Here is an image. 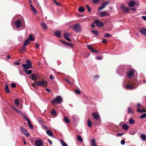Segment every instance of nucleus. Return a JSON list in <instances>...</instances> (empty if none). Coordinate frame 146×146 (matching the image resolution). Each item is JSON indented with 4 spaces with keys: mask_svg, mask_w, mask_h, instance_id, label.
Masks as SVG:
<instances>
[{
    "mask_svg": "<svg viewBox=\"0 0 146 146\" xmlns=\"http://www.w3.org/2000/svg\"><path fill=\"white\" fill-rule=\"evenodd\" d=\"M124 11L125 12H128L129 11L130 9L128 8H125L124 9Z\"/></svg>",
    "mask_w": 146,
    "mask_h": 146,
    "instance_id": "obj_54",
    "label": "nucleus"
},
{
    "mask_svg": "<svg viewBox=\"0 0 146 146\" xmlns=\"http://www.w3.org/2000/svg\"><path fill=\"white\" fill-rule=\"evenodd\" d=\"M69 34H68L66 33H64V36L65 38H66L68 37V36L69 35Z\"/></svg>",
    "mask_w": 146,
    "mask_h": 146,
    "instance_id": "obj_48",
    "label": "nucleus"
},
{
    "mask_svg": "<svg viewBox=\"0 0 146 146\" xmlns=\"http://www.w3.org/2000/svg\"><path fill=\"white\" fill-rule=\"evenodd\" d=\"M135 3L134 1L133 0L131 1L128 4V6L131 7H133L134 6Z\"/></svg>",
    "mask_w": 146,
    "mask_h": 146,
    "instance_id": "obj_17",
    "label": "nucleus"
},
{
    "mask_svg": "<svg viewBox=\"0 0 146 146\" xmlns=\"http://www.w3.org/2000/svg\"><path fill=\"white\" fill-rule=\"evenodd\" d=\"M129 122L130 124H133L134 123L135 121L132 118H130L129 120Z\"/></svg>",
    "mask_w": 146,
    "mask_h": 146,
    "instance_id": "obj_29",
    "label": "nucleus"
},
{
    "mask_svg": "<svg viewBox=\"0 0 146 146\" xmlns=\"http://www.w3.org/2000/svg\"><path fill=\"white\" fill-rule=\"evenodd\" d=\"M28 124L29 127L31 129H32L33 128V125L31 124L30 121H29L28 122Z\"/></svg>",
    "mask_w": 146,
    "mask_h": 146,
    "instance_id": "obj_32",
    "label": "nucleus"
},
{
    "mask_svg": "<svg viewBox=\"0 0 146 146\" xmlns=\"http://www.w3.org/2000/svg\"><path fill=\"white\" fill-rule=\"evenodd\" d=\"M75 93L77 94H80L79 90H75Z\"/></svg>",
    "mask_w": 146,
    "mask_h": 146,
    "instance_id": "obj_56",
    "label": "nucleus"
},
{
    "mask_svg": "<svg viewBox=\"0 0 146 146\" xmlns=\"http://www.w3.org/2000/svg\"><path fill=\"white\" fill-rule=\"evenodd\" d=\"M47 82L46 81H42L38 82L36 84V86H43L47 85Z\"/></svg>",
    "mask_w": 146,
    "mask_h": 146,
    "instance_id": "obj_8",
    "label": "nucleus"
},
{
    "mask_svg": "<svg viewBox=\"0 0 146 146\" xmlns=\"http://www.w3.org/2000/svg\"><path fill=\"white\" fill-rule=\"evenodd\" d=\"M73 29L76 32L80 33L81 31V26L78 24H75L73 26Z\"/></svg>",
    "mask_w": 146,
    "mask_h": 146,
    "instance_id": "obj_3",
    "label": "nucleus"
},
{
    "mask_svg": "<svg viewBox=\"0 0 146 146\" xmlns=\"http://www.w3.org/2000/svg\"><path fill=\"white\" fill-rule=\"evenodd\" d=\"M26 64L28 65L31 68H33L32 64L31 61L28 60H26Z\"/></svg>",
    "mask_w": 146,
    "mask_h": 146,
    "instance_id": "obj_19",
    "label": "nucleus"
},
{
    "mask_svg": "<svg viewBox=\"0 0 146 146\" xmlns=\"http://www.w3.org/2000/svg\"><path fill=\"white\" fill-rule=\"evenodd\" d=\"M138 86L137 81L136 80L131 81L130 84L127 85L125 88L127 89H133L137 88Z\"/></svg>",
    "mask_w": 146,
    "mask_h": 146,
    "instance_id": "obj_1",
    "label": "nucleus"
},
{
    "mask_svg": "<svg viewBox=\"0 0 146 146\" xmlns=\"http://www.w3.org/2000/svg\"><path fill=\"white\" fill-rule=\"evenodd\" d=\"M121 7L122 9H124L125 8V7L123 4H122L121 5Z\"/></svg>",
    "mask_w": 146,
    "mask_h": 146,
    "instance_id": "obj_57",
    "label": "nucleus"
},
{
    "mask_svg": "<svg viewBox=\"0 0 146 146\" xmlns=\"http://www.w3.org/2000/svg\"><path fill=\"white\" fill-rule=\"evenodd\" d=\"M47 134L50 136H52L53 135L52 132L50 130H48L46 131Z\"/></svg>",
    "mask_w": 146,
    "mask_h": 146,
    "instance_id": "obj_21",
    "label": "nucleus"
},
{
    "mask_svg": "<svg viewBox=\"0 0 146 146\" xmlns=\"http://www.w3.org/2000/svg\"><path fill=\"white\" fill-rule=\"evenodd\" d=\"M11 86L12 88H15L16 87V85L14 83H12L11 84Z\"/></svg>",
    "mask_w": 146,
    "mask_h": 146,
    "instance_id": "obj_51",
    "label": "nucleus"
},
{
    "mask_svg": "<svg viewBox=\"0 0 146 146\" xmlns=\"http://www.w3.org/2000/svg\"><path fill=\"white\" fill-rule=\"evenodd\" d=\"M60 142L62 146H68L67 144L63 140H61Z\"/></svg>",
    "mask_w": 146,
    "mask_h": 146,
    "instance_id": "obj_30",
    "label": "nucleus"
},
{
    "mask_svg": "<svg viewBox=\"0 0 146 146\" xmlns=\"http://www.w3.org/2000/svg\"><path fill=\"white\" fill-rule=\"evenodd\" d=\"M109 3V1H107L103 3L102 5L99 8L98 10L101 11L105 8L106 5Z\"/></svg>",
    "mask_w": 146,
    "mask_h": 146,
    "instance_id": "obj_7",
    "label": "nucleus"
},
{
    "mask_svg": "<svg viewBox=\"0 0 146 146\" xmlns=\"http://www.w3.org/2000/svg\"><path fill=\"white\" fill-rule=\"evenodd\" d=\"M18 39L19 41L21 42L23 40V37L21 36H19L18 37Z\"/></svg>",
    "mask_w": 146,
    "mask_h": 146,
    "instance_id": "obj_47",
    "label": "nucleus"
},
{
    "mask_svg": "<svg viewBox=\"0 0 146 146\" xmlns=\"http://www.w3.org/2000/svg\"><path fill=\"white\" fill-rule=\"evenodd\" d=\"M104 36L105 37L109 38L110 37L111 35L109 33H106L104 35Z\"/></svg>",
    "mask_w": 146,
    "mask_h": 146,
    "instance_id": "obj_44",
    "label": "nucleus"
},
{
    "mask_svg": "<svg viewBox=\"0 0 146 146\" xmlns=\"http://www.w3.org/2000/svg\"><path fill=\"white\" fill-rule=\"evenodd\" d=\"M29 39L31 41H33L34 40V38L33 37V35L31 34L29 35Z\"/></svg>",
    "mask_w": 146,
    "mask_h": 146,
    "instance_id": "obj_31",
    "label": "nucleus"
},
{
    "mask_svg": "<svg viewBox=\"0 0 146 146\" xmlns=\"http://www.w3.org/2000/svg\"><path fill=\"white\" fill-rule=\"evenodd\" d=\"M92 115L96 119H98L100 117V116L99 114L95 113H92Z\"/></svg>",
    "mask_w": 146,
    "mask_h": 146,
    "instance_id": "obj_15",
    "label": "nucleus"
},
{
    "mask_svg": "<svg viewBox=\"0 0 146 146\" xmlns=\"http://www.w3.org/2000/svg\"><path fill=\"white\" fill-rule=\"evenodd\" d=\"M91 144L93 146H96V141L95 139H94L91 141Z\"/></svg>",
    "mask_w": 146,
    "mask_h": 146,
    "instance_id": "obj_41",
    "label": "nucleus"
},
{
    "mask_svg": "<svg viewBox=\"0 0 146 146\" xmlns=\"http://www.w3.org/2000/svg\"><path fill=\"white\" fill-rule=\"evenodd\" d=\"M54 35L55 36L58 38H60L61 37L60 33L59 31H55L54 32Z\"/></svg>",
    "mask_w": 146,
    "mask_h": 146,
    "instance_id": "obj_14",
    "label": "nucleus"
},
{
    "mask_svg": "<svg viewBox=\"0 0 146 146\" xmlns=\"http://www.w3.org/2000/svg\"><path fill=\"white\" fill-rule=\"evenodd\" d=\"M137 111L138 112L142 113L143 112H146V110L144 109L142 110L138 108L137 109Z\"/></svg>",
    "mask_w": 146,
    "mask_h": 146,
    "instance_id": "obj_24",
    "label": "nucleus"
},
{
    "mask_svg": "<svg viewBox=\"0 0 146 146\" xmlns=\"http://www.w3.org/2000/svg\"><path fill=\"white\" fill-rule=\"evenodd\" d=\"M64 121L66 123H68L70 122V120L69 119L68 117L66 116L64 117Z\"/></svg>",
    "mask_w": 146,
    "mask_h": 146,
    "instance_id": "obj_26",
    "label": "nucleus"
},
{
    "mask_svg": "<svg viewBox=\"0 0 146 146\" xmlns=\"http://www.w3.org/2000/svg\"><path fill=\"white\" fill-rule=\"evenodd\" d=\"M5 90L7 93L9 94L10 93V91L8 88V86L7 84H6L5 85Z\"/></svg>",
    "mask_w": 146,
    "mask_h": 146,
    "instance_id": "obj_22",
    "label": "nucleus"
},
{
    "mask_svg": "<svg viewBox=\"0 0 146 146\" xmlns=\"http://www.w3.org/2000/svg\"><path fill=\"white\" fill-rule=\"evenodd\" d=\"M140 32L142 35H146V29L145 28L142 29L140 30Z\"/></svg>",
    "mask_w": 146,
    "mask_h": 146,
    "instance_id": "obj_16",
    "label": "nucleus"
},
{
    "mask_svg": "<svg viewBox=\"0 0 146 146\" xmlns=\"http://www.w3.org/2000/svg\"><path fill=\"white\" fill-rule=\"evenodd\" d=\"M26 46H24V45H23V46L22 49L20 50V51L21 52H22L23 51H25L26 49Z\"/></svg>",
    "mask_w": 146,
    "mask_h": 146,
    "instance_id": "obj_40",
    "label": "nucleus"
},
{
    "mask_svg": "<svg viewBox=\"0 0 146 146\" xmlns=\"http://www.w3.org/2000/svg\"><path fill=\"white\" fill-rule=\"evenodd\" d=\"M64 44L67 46H69L71 47H72L73 46V44L71 43H68V42H65Z\"/></svg>",
    "mask_w": 146,
    "mask_h": 146,
    "instance_id": "obj_34",
    "label": "nucleus"
},
{
    "mask_svg": "<svg viewBox=\"0 0 146 146\" xmlns=\"http://www.w3.org/2000/svg\"><path fill=\"white\" fill-rule=\"evenodd\" d=\"M62 98L60 96H58L53 100L52 101V103L53 104L56 103L57 104H59L62 103Z\"/></svg>",
    "mask_w": 146,
    "mask_h": 146,
    "instance_id": "obj_2",
    "label": "nucleus"
},
{
    "mask_svg": "<svg viewBox=\"0 0 146 146\" xmlns=\"http://www.w3.org/2000/svg\"><path fill=\"white\" fill-rule=\"evenodd\" d=\"M142 18L144 20L146 21V16H142Z\"/></svg>",
    "mask_w": 146,
    "mask_h": 146,
    "instance_id": "obj_62",
    "label": "nucleus"
},
{
    "mask_svg": "<svg viewBox=\"0 0 146 146\" xmlns=\"http://www.w3.org/2000/svg\"><path fill=\"white\" fill-rule=\"evenodd\" d=\"M84 10V9L82 7H80L78 8V11L80 13H82Z\"/></svg>",
    "mask_w": 146,
    "mask_h": 146,
    "instance_id": "obj_27",
    "label": "nucleus"
},
{
    "mask_svg": "<svg viewBox=\"0 0 146 146\" xmlns=\"http://www.w3.org/2000/svg\"><path fill=\"white\" fill-rule=\"evenodd\" d=\"M134 73L133 70H129L127 72V75L128 78H131L134 76Z\"/></svg>",
    "mask_w": 146,
    "mask_h": 146,
    "instance_id": "obj_6",
    "label": "nucleus"
},
{
    "mask_svg": "<svg viewBox=\"0 0 146 146\" xmlns=\"http://www.w3.org/2000/svg\"><path fill=\"white\" fill-rule=\"evenodd\" d=\"M35 143L36 146H42L43 143L40 139L36 140Z\"/></svg>",
    "mask_w": 146,
    "mask_h": 146,
    "instance_id": "obj_11",
    "label": "nucleus"
},
{
    "mask_svg": "<svg viewBox=\"0 0 146 146\" xmlns=\"http://www.w3.org/2000/svg\"><path fill=\"white\" fill-rule=\"evenodd\" d=\"M15 105L17 106H18L19 105L20 103L17 99H16L15 100Z\"/></svg>",
    "mask_w": 146,
    "mask_h": 146,
    "instance_id": "obj_39",
    "label": "nucleus"
},
{
    "mask_svg": "<svg viewBox=\"0 0 146 146\" xmlns=\"http://www.w3.org/2000/svg\"><path fill=\"white\" fill-rule=\"evenodd\" d=\"M86 7L88 9V11L89 12H90L91 11V9L89 6L88 5H87Z\"/></svg>",
    "mask_w": 146,
    "mask_h": 146,
    "instance_id": "obj_50",
    "label": "nucleus"
},
{
    "mask_svg": "<svg viewBox=\"0 0 146 146\" xmlns=\"http://www.w3.org/2000/svg\"><path fill=\"white\" fill-rule=\"evenodd\" d=\"M124 134V133H117L116 134V135L117 137H119L121 136L122 135Z\"/></svg>",
    "mask_w": 146,
    "mask_h": 146,
    "instance_id": "obj_52",
    "label": "nucleus"
},
{
    "mask_svg": "<svg viewBox=\"0 0 146 146\" xmlns=\"http://www.w3.org/2000/svg\"><path fill=\"white\" fill-rule=\"evenodd\" d=\"M25 72L27 73L28 75L30 74L32 72V71L31 70H27V71H25Z\"/></svg>",
    "mask_w": 146,
    "mask_h": 146,
    "instance_id": "obj_42",
    "label": "nucleus"
},
{
    "mask_svg": "<svg viewBox=\"0 0 146 146\" xmlns=\"http://www.w3.org/2000/svg\"><path fill=\"white\" fill-rule=\"evenodd\" d=\"M23 67V70L24 71H27L29 68H31L28 65L26 64H23L22 65Z\"/></svg>",
    "mask_w": 146,
    "mask_h": 146,
    "instance_id": "obj_13",
    "label": "nucleus"
},
{
    "mask_svg": "<svg viewBox=\"0 0 146 146\" xmlns=\"http://www.w3.org/2000/svg\"><path fill=\"white\" fill-rule=\"evenodd\" d=\"M20 128L21 131L27 137H29L30 136L29 133L28 132L27 130L25 128L22 126H20Z\"/></svg>",
    "mask_w": 146,
    "mask_h": 146,
    "instance_id": "obj_5",
    "label": "nucleus"
},
{
    "mask_svg": "<svg viewBox=\"0 0 146 146\" xmlns=\"http://www.w3.org/2000/svg\"><path fill=\"white\" fill-rule=\"evenodd\" d=\"M41 26L42 28L46 30L47 29V27L46 24L44 23H41Z\"/></svg>",
    "mask_w": 146,
    "mask_h": 146,
    "instance_id": "obj_20",
    "label": "nucleus"
},
{
    "mask_svg": "<svg viewBox=\"0 0 146 146\" xmlns=\"http://www.w3.org/2000/svg\"><path fill=\"white\" fill-rule=\"evenodd\" d=\"M53 1L55 3L57 4L58 5H60V4L58 3L56 1H55V0H54Z\"/></svg>",
    "mask_w": 146,
    "mask_h": 146,
    "instance_id": "obj_60",
    "label": "nucleus"
},
{
    "mask_svg": "<svg viewBox=\"0 0 146 146\" xmlns=\"http://www.w3.org/2000/svg\"><path fill=\"white\" fill-rule=\"evenodd\" d=\"M87 46L92 52L95 53H97L98 52V51L94 50L93 48L91 47L90 45L88 44L87 45Z\"/></svg>",
    "mask_w": 146,
    "mask_h": 146,
    "instance_id": "obj_12",
    "label": "nucleus"
},
{
    "mask_svg": "<svg viewBox=\"0 0 146 146\" xmlns=\"http://www.w3.org/2000/svg\"><path fill=\"white\" fill-rule=\"evenodd\" d=\"M93 23H95L96 26L98 27H101L103 26L104 23L102 22L99 21L98 20H95L93 22Z\"/></svg>",
    "mask_w": 146,
    "mask_h": 146,
    "instance_id": "obj_4",
    "label": "nucleus"
},
{
    "mask_svg": "<svg viewBox=\"0 0 146 146\" xmlns=\"http://www.w3.org/2000/svg\"><path fill=\"white\" fill-rule=\"evenodd\" d=\"M31 9L34 14H36L37 13V12L34 7H32Z\"/></svg>",
    "mask_w": 146,
    "mask_h": 146,
    "instance_id": "obj_35",
    "label": "nucleus"
},
{
    "mask_svg": "<svg viewBox=\"0 0 146 146\" xmlns=\"http://www.w3.org/2000/svg\"><path fill=\"white\" fill-rule=\"evenodd\" d=\"M91 32L96 35H98V31L93 30Z\"/></svg>",
    "mask_w": 146,
    "mask_h": 146,
    "instance_id": "obj_33",
    "label": "nucleus"
},
{
    "mask_svg": "<svg viewBox=\"0 0 146 146\" xmlns=\"http://www.w3.org/2000/svg\"><path fill=\"white\" fill-rule=\"evenodd\" d=\"M122 128L125 130H127L129 128V126L127 124H123L122 126Z\"/></svg>",
    "mask_w": 146,
    "mask_h": 146,
    "instance_id": "obj_25",
    "label": "nucleus"
},
{
    "mask_svg": "<svg viewBox=\"0 0 146 146\" xmlns=\"http://www.w3.org/2000/svg\"><path fill=\"white\" fill-rule=\"evenodd\" d=\"M96 58L98 59H102V58L100 56H97L96 57Z\"/></svg>",
    "mask_w": 146,
    "mask_h": 146,
    "instance_id": "obj_58",
    "label": "nucleus"
},
{
    "mask_svg": "<svg viewBox=\"0 0 146 146\" xmlns=\"http://www.w3.org/2000/svg\"><path fill=\"white\" fill-rule=\"evenodd\" d=\"M50 78L51 79H52L54 78V77L52 75H50Z\"/></svg>",
    "mask_w": 146,
    "mask_h": 146,
    "instance_id": "obj_64",
    "label": "nucleus"
},
{
    "mask_svg": "<svg viewBox=\"0 0 146 146\" xmlns=\"http://www.w3.org/2000/svg\"><path fill=\"white\" fill-rule=\"evenodd\" d=\"M31 78L33 80L34 79H36V76L35 74H32L31 75Z\"/></svg>",
    "mask_w": 146,
    "mask_h": 146,
    "instance_id": "obj_43",
    "label": "nucleus"
},
{
    "mask_svg": "<svg viewBox=\"0 0 146 146\" xmlns=\"http://www.w3.org/2000/svg\"><path fill=\"white\" fill-rule=\"evenodd\" d=\"M77 139L80 142H82L83 141L82 137L80 135H78Z\"/></svg>",
    "mask_w": 146,
    "mask_h": 146,
    "instance_id": "obj_38",
    "label": "nucleus"
},
{
    "mask_svg": "<svg viewBox=\"0 0 146 146\" xmlns=\"http://www.w3.org/2000/svg\"><path fill=\"white\" fill-rule=\"evenodd\" d=\"M23 117L24 119H25L26 120H27L28 121V122L29 121H30L29 120V119L28 118H27V117L26 116H25V115Z\"/></svg>",
    "mask_w": 146,
    "mask_h": 146,
    "instance_id": "obj_49",
    "label": "nucleus"
},
{
    "mask_svg": "<svg viewBox=\"0 0 146 146\" xmlns=\"http://www.w3.org/2000/svg\"><path fill=\"white\" fill-rule=\"evenodd\" d=\"M66 39V40L69 41H71V39L69 38V37H67V38H65Z\"/></svg>",
    "mask_w": 146,
    "mask_h": 146,
    "instance_id": "obj_63",
    "label": "nucleus"
},
{
    "mask_svg": "<svg viewBox=\"0 0 146 146\" xmlns=\"http://www.w3.org/2000/svg\"><path fill=\"white\" fill-rule=\"evenodd\" d=\"M109 14L108 11H105L101 12L100 14V15L101 17H104L106 16H108L109 15Z\"/></svg>",
    "mask_w": 146,
    "mask_h": 146,
    "instance_id": "obj_10",
    "label": "nucleus"
},
{
    "mask_svg": "<svg viewBox=\"0 0 146 146\" xmlns=\"http://www.w3.org/2000/svg\"><path fill=\"white\" fill-rule=\"evenodd\" d=\"M135 133L133 131L131 132L130 133H129V134L132 135H134Z\"/></svg>",
    "mask_w": 146,
    "mask_h": 146,
    "instance_id": "obj_61",
    "label": "nucleus"
},
{
    "mask_svg": "<svg viewBox=\"0 0 146 146\" xmlns=\"http://www.w3.org/2000/svg\"><path fill=\"white\" fill-rule=\"evenodd\" d=\"M100 1V0H93V2L94 3H96L99 2Z\"/></svg>",
    "mask_w": 146,
    "mask_h": 146,
    "instance_id": "obj_55",
    "label": "nucleus"
},
{
    "mask_svg": "<svg viewBox=\"0 0 146 146\" xmlns=\"http://www.w3.org/2000/svg\"><path fill=\"white\" fill-rule=\"evenodd\" d=\"M146 117V113H144L142 114L140 116L141 119H144Z\"/></svg>",
    "mask_w": 146,
    "mask_h": 146,
    "instance_id": "obj_36",
    "label": "nucleus"
},
{
    "mask_svg": "<svg viewBox=\"0 0 146 146\" xmlns=\"http://www.w3.org/2000/svg\"><path fill=\"white\" fill-rule=\"evenodd\" d=\"M47 141L50 145L52 144V142L49 139H48L47 140Z\"/></svg>",
    "mask_w": 146,
    "mask_h": 146,
    "instance_id": "obj_59",
    "label": "nucleus"
},
{
    "mask_svg": "<svg viewBox=\"0 0 146 146\" xmlns=\"http://www.w3.org/2000/svg\"><path fill=\"white\" fill-rule=\"evenodd\" d=\"M99 78V75H97L95 76L94 78V80L96 81L97 79Z\"/></svg>",
    "mask_w": 146,
    "mask_h": 146,
    "instance_id": "obj_45",
    "label": "nucleus"
},
{
    "mask_svg": "<svg viewBox=\"0 0 146 146\" xmlns=\"http://www.w3.org/2000/svg\"><path fill=\"white\" fill-rule=\"evenodd\" d=\"M125 143V142L124 139H122L121 141V143L122 145H124Z\"/></svg>",
    "mask_w": 146,
    "mask_h": 146,
    "instance_id": "obj_53",
    "label": "nucleus"
},
{
    "mask_svg": "<svg viewBox=\"0 0 146 146\" xmlns=\"http://www.w3.org/2000/svg\"><path fill=\"white\" fill-rule=\"evenodd\" d=\"M140 137L142 140L144 141H146V136L143 133L141 134Z\"/></svg>",
    "mask_w": 146,
    "mask_h": 146,
    "instance_id": "obj_18",
    "label": "nucleus"
},
{
    "mask_svg": "<svg viewBox=\"0 0 146 146\" xmlns=\"http://www.w3.org/2000/svg\"><path fill=\"white\" fill-rule=\"evenodd\" d=\"M15 24L17 28H19L21 26V20L20 19H18L15 22Z\"/></svg>",
    "mask_w": 146,
    "mask_h": 146,
    "instance_id": "obj_9",
    "label": "nucleus"
},
{
    "mask_svg": "<svg viewBox=\"0 0 146 146\" xmlns=\"http://www.w3.org/2000/svg\"><path fill=\"white\" fill-rule=\"evenodd\" d=\"M120 67L121 69H122V71H121V73H122L123 72H125V69L123 68V66H120Z\"/></svg>",
    "mask_w": 146,
    "mask_h": 146,
    "instance_id": "obj_46",
    "label": "nucleus"
},
{
    "mask_svg": "<svg viewBox=\"0 0 146 146\" xmlns=\"http://www.w3.org/2000/svg\"><path fill=\"white\" fill-rule=\"evenodd\" d=\"M87 124L89 127H90L92 126V123L90 119H88L87 120Z\"/></svg>",
    "mask_w": 146,
    "mask_h": 146,
    "instance_id": "obj_23",
    "label": "nucleus"
},
{
    "mask_svg": "<svg viewBox=\"0 0 146 146\" xmlns=\"http://www.w3.org/2000/svg\"><path fill=\"white\" fill-rule=\"evenodd\" d=\"M30 42L28 39H27L24 42L23 45L24 46H26L30 43Z\"/></svg>",
    "mask_w": 146,
    "mask_h": 146,
    "instance_id": "obj_28",
    "label": "nucleus"
},
{
    "mask_svg": "<svg viewBox=\"0 0 146 146\" xmlns=\"http://www.w3.org/2000/svg\"><path fill=\"white\" fill-rule=\"evenodd\" d=\"M56 111L55 110L53 109L51 111V114L54 115H55L56 114Z\"/></svg>",
    "mask_w": 146,
    "mask_h": 146,
    "instance_id": "obj_37",
    "label": "nucleus"
}]
</instances>
